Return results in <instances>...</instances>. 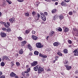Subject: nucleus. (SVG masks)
Returning a JSON list of instances; mask_svg holds the SVG:
<instances>
[{
    "label": "nucleus",
    "mask_w": 78,
    "mask_h": 78,
    "mask_svg": "<svg viewBox=\"0 0 78 78\" xmlns=\"http://www.w3.org/2000/svg\"><path fill=\"white\" fill-rule=\"evenodd\" d=\"M4 25H5V27H6V28H8V27H9V26L6 25V23H5Z\"/></svg>",
    "instance_id": "nucleus-38"
},
{
    "label": "nucleus",
    "mask_w": 78,
    "mask_h": 78,
    "mask_svg": "<svg viewBox=\"0 0 78 78\" xmlns=\"http://www.w3.org/2000/svg\"><path fill=\"white\" fill-rule=\"evenodd\" d=\"M57 11V10H56V9H55L52 10L51 12L53 14H54V13H55V12H56Z\"/></svg>",
    "instance_id": "nucleus-23"
},
{
    "label": "nucleus",
    "mask_w": 78,
    "mask_h": 78,
    "mask_svg": "<svg viewBox=\"0 0 78 78\" xmlns=\"http://www.w3.org/2000/svg\"><path fill=\"white\" fill-rule=\"evenodd\" d=\"M64 64H69V61L67 60H66L65 62H64Z\"/></svg>",
    "instance_id": "nucleus-33"
},
{
    "label": "nucleus",
    "mask_w": 78,
    "mask_h": 78,
    "mask_svg": "<svg viewBox=\"0 0 78 78\" xmlns=\"http://www.w3.org/2000/svg\"><path fill=\"white\" fill-rule=\"evenodd\" d=\"M9 4L10 5H11V1H9L8 2Z\"/></svg>",
    "instance_id": "nucleus-58"
},
{
    "label": "nucleus",
    "mask_w": 78,
    "mask_h": 78,
    "mask_svg": "<svg viewBox=\"0 0 78 78\" xmlns=\"http://www.w3.org/2000/svg\"><path fill=\"white\" fill-rule=\"evenodd\" d=\"M58 4V2H55V5H57Z\"/></svg>",
    "instance_id": "nucleus-60"
},
{
    "label": "nucleus",
    "mask_w": 78,
    "mask_h": 78,
    "mask_svg": "<svg viewBox=\"0 0 78 78\" xmlns=\"http://www.w3.org/2000/svg\"><path fill=\"white\" fill-rule=\"evenodd\" d=\"M32 38L34 41H36V40L38 39V37H37V36H34V35L32 36Z\"/></svg>",
    "instance_id": "nucleus-12"
},
{
    "label": "nucleus",
    "mask_w": 78,
    "mask_h": 78,
    "mask_svg": "<svg viewBox=\"0 0 78 78\" xmlns=\"http://www.w3.org/2000/svg\"><path fill=\"white\" fill-rule=\"evenodd\" d=\"M58 18L60 20H62L64 18V17L63 16V15L60 14L58 16Z\"/></svg>",
    "instance_id": "nucleus-7"
},
{
    "label": "nucleus",
    "mask_w": 78,
    "mask_h": 78,
    "mask_svg": "<svg viewBox=\"0 0 78 78\" xmlns=\"http://www.w3.org/2000/svg\"><path fill=\"white\" fill-rule=\"evenodd\" d=\"M36 46L37 47V48H41L42 47H43L44 46L41 43H37L36 44Z\"/></svg>",
    "instance_id": "nucleus-1"
},
{
    "label": "nucleus",
    "mask_w": 78,
    "mask_h": 78,
    "mask_svg": "<svg viewBox=\"0 0 78 78\" xmlns=\"http://www.w3.org/2000/svg\"><path fill=\"white\" fill-rule=\"evenodd\" d=\"M57 54L58 55V56H62V54L59 51H58L57 52Z\"/></svg>",
    "instance_id": "nucleus-26"
},
{
    "label": "nucleus",
    "mask_w": 78,
    "mask_h": 78,
    "mask_svg": "<svg viewBox=\"0 0 78 78\" xmlns=\"http://www.w3.org/2000/svg\"><path fill=\"white\" fill-rule=\"evenodd\" d=\"M76 37H78V32L76 34Z\"/></svg>",
    "instance_id": "nucleus-64"
},
{
    "label": "nucleus",
    "mask_w": 78,
    "mask_h": 78,
    "mask_svg": "<svg viewBox=\"0 0 78 78\" xmlns=\"http://www.w3.org/2000/svg\"><path fill=\"white\" fill-rule=\"evenodd\" d=\"M66 2H70V0H64Z\"/></svg>",
    "instance_id": "nucleus-52"
},
{
    "label": "nucleus",
    "mask_w": 78,
    "mask_h": 78,
    "mask_svg": "<svg viewBox=\"0 0 78 78\" xmlns=\"http://www.w3.org/2000/svg\"><path fill=\"white\" fill-rule=\"evenodd\" d=\"M28 47L30 51H31V50H33V48L30 44H28Z\"/></svg>",
    "instance_id": "nucleus-16"
},
{
    "label": "nucleus",
    "mask_w": 78,
    "mask_h": 78,
    "mask_svg": "<svg viewBox=\"0 0 78 78\" xmlns=\"http://www.w3.org/2000/svg\"><path fill=\"white\" fill-rule=\"evenodd\" d=\"M1 35L2 37H5L6 36V34L3 32H1Z\"/></svg>",
    "instance_id": "nucleus-10"
},
{
    "label": "nucleus",
    "mask_w": 78,
    "mask_h": 78,
    "mask_svg": "<svg viewBox=\"0 0 78 78\" xmlns=\"http://www.w3.org/2000/svg\"><path fill=\"white\" fill-rule=\"evenodd\" d=\"M0 23L1 24H3L4 25L5 23V22H1Z\"/></svg>",
    "instance_id": "nucleus-54"
},
{
    "label": "nucleus",
    "mask_w": 78,
    "mask_h": 78,
    "mask_svg": "<svg viewBox=\"0 0 78 78\" xmlns=\"http://www.w3.org/2000/svg\"><path fill=\"white\" fill-rule=\"evenodd\" d=\"M63 51L65 54H67L68 53V50L65 49H64Z\"/></svg>",
    "instance_id": "nucleus-28"
},
{
    "label": "nucleus",
    "mask_w": 78,
    "mask_h": 78,
    "mask_svg": "<svg viewBox=\"0 0 78 78\" xmlns=\"http://www.w3.org/2000/svg\"><path fill=\"white\" fill-rule=\"evenodd\" d=\"M69 30V29L68 27H65V29H64V31L66 33Z\"/></svg>",
    "instance_id": "nucleus-17"
},
{
    "label": "nucleus",
    "mask_w": 78,
    "mask_h": 78,
    "mask_svg": "<svg viewBox=\"0 0 78 78\" xmlns=\"http://www.w3.org/2000/svg\"><path fill=\"white\" fill-rule=\"evenodd\" d=\"M73 53H74V56H78V51L77 49H76L73 51Z\"/></svg>",
    "instance_id": "nucleus-4"
},
{
    "label": "nucleus",
    "mask_w": 78,
    "mask_h": 78,
    "mask_svg": "<svg viewBox=\"0 0 78 78\" xmlns=\"http://www.w3.org/2000/svg\"><path fill=\"white\" fill-rule=\"evenodd\" d=\"M54 31H52L50 33H49V34L50 36H52L54 34Z\"/></svg>",
    "instance_id": "nucleus-22"
},
{
    "label": "nucleus",
    "mask_w": 78,
    "mask_h": 78,
    "mask_svg": "<svg viewBox=\"0 0 78 78\" xmlns=\"http://www.w3.org/2000/svg\"><path fill=\"white\" fill-rule=\"evenodd\" d=\"M37 17L38 18H39V17H40V15L38 13L37 14Z\"/></svg>",
    "instance_id": "nucleus-49"
},
{
    "label": "nucleus",
    "mask_w": 78,
    "mask_h": 78,
    "mask_svg": "<svg viewBox=\"0 0 78 78\" xmlns=\"http://www.w3.org/2000/svg\"><path fill=\"white\" fill-rule=\"evenodd\" d=\"M18 39L20 41H21V40H22V37H18Z\"/></svg>",
    "instance_id": "nucleus-36"
},
{
    "label": "nucleus",
    "mask_w": 78,
    "mask_h": 78,
    "mask_svg": "<svg viewBox=\"0 0 78 78\" xmlns=\"http://www.w3.org/2000/svg\"><path fill=\"white\" fill-rule=\"evenodd\" d=\"M7 25L9 26V27L10 26V23H9V22H7Z\"/></svg>",
    "instance_id": "nucleus-41"
},
{
    "label": "nucleus",
    "mask_w": 78,
    "mask_h": 78,
    "mask_svg": "<svg viewBox=\"0 0 78 78\" xmlns=\"http://www.w3.org/2000/svg\"><path fill=\"white\" fill-rule=\"evenodd\" d=\"M34 54L36 55H39V51H35L34 52Z\"/></svg>",
    "instance_id": "nucleus-29"
},
{
    "label": "nucleus",
    "mask_w": 78,
    "mask_h": 78,
    "mask_svg": "<svg viewBox=\"0 0 78 78\" xmlns=\"http://www.w3.org/2000/svg\"><path fill=\"white\" fill-rule=\"evenodd\" d=\"M38 73H41L42 72H43L44 71V69L41 67H39L38 69Z\"/></svg>",
    "instance_id": "nucleus-2"
},
{
    "label": "nucleus",
    "mask_w": 78,
    "mask_h": 78,
    "mask_svg": "<svg viewBox=\"0 0 78 78\" xmlns=\"http://www.w3.org/2000/svg\"><path fill=\"white\" fill-rule=\"evenodd\" d=\"M56 62V60H54L53 61V63H55Z\"/></svg>",
    "instance_id": "nucleus-63"
},
{
    "label": "nucleus",
    "mask_w": 78,
    "mask_h": 78,
    "mask_svg": "<svg viewBox=\"0 0 78 78\" xmlns=\"http://www.w3.org/2000/svg\"><path fill=\"white\" fill-rule=\"evenodd\" d=\"M3 59H4L5 61H11V59H10L6 56H3Z\"/></svg>",
    "instance_id": "nucleus-3"
},
{
    "label": "nucleus",
    "mask_w": 78,
    "mask_h": 78,
    "mask_svg": "<svg viewBox=\"0 0 78 78\" xmlns=\"http://www.w3.org/2000/svg\"><path fill=\"white\" fill-rule=\"evenodd\" d=\"M25 15L26 17H28L29 16H30V14H29V13L27 12L25 13Z\"/></svg>",
    "instance_id": "nucleus-30"
},
{
    "label": "nucleus",
    "mask_w": 78,
    "mask_h": 78,
    "mask_svg": "<svg viewBox=\"0 0 78 78\" xmlns=\"http://www.w3.org/2000/svg\"><path fill=\"white\" fill-rule=\"evenodd\" d=\"M69 15H71L72 16V15H73V13L72 12H69Z\"/></svg>",
    "instance_id": "nucleus-39"
},
{
    "label": "nucleus",
    "mask_w": 78,
    "mask_h": 78,
    "mask_svg": "<svg viewBox=\"0 0 78 78\" xmlns=\"http://www.w3.org/2000/svg\"><path fill=\"white\" fill-rule=\"evenodd\" d=\"M73 30L74 31H77V29H76V28L75 27L73 28Z\"/></svg>",
    "instance_id": "nucleus-37"
},
{
    "label": "nucleus",
    "mask_w": 78,
    "mask_h": 78,
    "mask_svg": "<svg viewBox=\"0 0 78 78\" xmlns=\"http://www.w3.org/2000/svg\"><path fill=\"white\" fill-rule=\"evenodd\" d=\"M41 19H42V18H43L45 16V15H44V13H43L41 12Z\"/></svg>",
    "instance_id": "nucleus-24"
},
{
    "label": "nucleus",
    "mask_w": 78,
    "mask_h": 78,
    "mask_svg": "<svg viewBox=\"0 0 78 78\" xmlns=\"http://www.w3.org/2000/svg\"><path fill=\"white\" fill-rule=\"evenodd\" d=\"M0 78H5V76L2 75L1 76Z\"/></svg>",
    "instance_id": "nucleus-51"
},
{
    "label": "nucleus",
    "mask_w": 78,
    "mask_h": 78,
    "mask_svg": "<svg viewBox=\"0 0 78 78\" xmlns=\"http://www.w3.org/2000/svg\"><path fill=\"white\" fill-rule=\"evenodd\" d=\"M58 19V16L56 15L54 18L53 19L54 20H56Z\"/></svg>",
    "instance_id": "nucleus-19"
},
{
    "label": "nucleus",
    "mask_w": 78,
    "mask_h": 78,
    "mask_svg": "<svg viewBox=\"0 0 78 78\" xmlns=\"http://www.w3.org/2000/svg\"><path fill=\"white\" fill-rule=\"evenodd\" d=\"M22 74L24 76H25V73L22 72Z\"/></svg>",
    "instance_id": "nucleus-55"
},
{
    "label": "nucleus",
    "mask_w": 78,
    "mask_h": 78,
    "mask_svg": "<svg viewBox=\"0 0 78 78\" xmlns=\"http://www.w3.org/2000/svg\"><path fill=\"white\" fill-rule=\"evenodd\" d=\"M15 78H18V76H16V75H15Z\"/></svg>",
    "instance_id": "nucleus-61"
},
{
    "label": "nucleus",
    "mask_w": 78,
    "mask_h": 78,
    "mask_svg": "<svg viewBox=\"0 0 78 78\" xmlns=\"http://www.w3.org/2000/svg\"><path fill=\"white\" fill-rule=\"evenodd\" d=\"M11 31V29H6L7 32H9Z\"/></svg>",
    "instance_id": "nucleus-35"
},
{
    "label": "nucleus",
    "mask_w": 78,
    "mask_h": 78,
    "mask_svg": "<svg viewBox=\"0 0 78 78\" xmlns=\"http://www.w3.org/2000/svg\"><path fill=\"white\" fill-rule=\"evenodd\" d=\"M75 73L76 74H78V70H76V71H75Z\"/></svg>",
    "instance_id": "nucleus-45"
},
{
    "label": "nucleus",
    "mask_w": 78,
    "mask_h": 78,
    "mask_svg": "<svg viewBox=\"0 0 78 78\" xmlns=\"http://www.w3.org/2000/svg\"><path fill=\"white\" fill-rule=\"evenodd\" d=\"M68 66V65H66L65 66L66 68V70H70L71 69H72V66Z\"/></svg>",
    "instance_id": "nucleus-11"
},
{
    "label": "nucleus",
    "mask_w": 78,
    "mask_h": 78,
    "mask_svg": "<svg viewBox=\"0 0 78 78\" xmlns=\"http://www.w3.org/2000/svg\"><path fill=\"white\" fill-rule=\"evenodd\" d=\"M11 66H14V63H12V62H11Z\"/></svg>",
    "instance_id": "nucleus-59"
},
{
    "label": "nucleus",
    "mask_w": 78,
    "mask_h": 78,
    "mask_svg": "<svg viewBox=\"0 0 78 78\" xmlns=\"http://www.w3.org/2000/svg\"><path fill=\"white\" fill-rule=\"evenodd\" d=\"M16 64L17 66H20V64L19 62H16Z\"/></svg>",
    "instance_id": "nucleus-31"
},
{
    "label": "nucleus",
    "mask_w": 78,
    "mask_h": 78,
    "mask_svg": "<svg viewBox=\"0 0 78 78\" xmlns=\"http://www.w3.org/2000/svg\"><path fill=\"white\" fill-rule=\"evenodd\" d=\"M29 55L30 56H32L33 55V53L32 52H30Z\"/></svg>",
    "instance_id": "nucleus-56"
},
{
    "label": "nucleus",
    "mask_w": 78,
    "mask_h": 78,
    "mask_svg": "<svg viewBox=\"0 0 78 78\" xmlns=\"http://www.w3.org/2000/svg\"><path fill=\"white\" fill-rule=\"evenodd\" d=\"M2 12H0V17L2 16Z\"/></svg>",
    "instance_id": "nucleus-62"
},
{
    "label": "nucleus",
    "mask_w": 78,
    "mask_h": 78,
    "mask_svg": "<svg viewBox=\"0 0 78 78\" xmlns=\"http://www.w3.org/2000/svg\"><path fill=\"white\" fill-rule=\"evenodd\" d=\"M2 30L3 31H5L6 30V29L5 28H2Z\"/></svg>",
    "instance_id": "nucleus-47"
},
{
    "label": "nucleus",
    "mask_w": 78,
    "mask_h": 78,
    "mask_svg": "<svg viewBox=\"0 0 78 78\" xmlns=\"http://www.w3.org/2000/svg\"><path fill=\"white\" fill-rule=\"evenodd\" d=\"M44 15H45V16H47V15H48V13H47V12H45L44 13Z\"/></svg>",
    "instance_id": "nucleus-46"
},
{
    "label": "nucleus",
    "mask_w": 78,
    "mask_h": 78,
    "mask_svg": "<svg viewBox=\"0 0 78 78\" xmlns=\"http://www.w3.org/2000/svg\"><path fill=\"white\" fill-rule=\"evenodd\" d=\"M32 34H35L36 33V31H34V30H33L32 31Z\"/></svg>",
    "instance_id": "nucleus-50"
},
{
    "label": "nucleus",
    "mask_w": 78,
    "mask_h": 78,
    "mask_svg": "<svg viewBox=\"0 0 78 78\" xmlns=\"http://www.w3.org/2000/svg\"><path fill=\"white\" fill-rule=\"evenodd\" d=\"M3 75V73H2V72L1 71L0 72V76Z\"/></svg>",
    "instance_id": "nucleus-57"
},
{
    "label": "nucleus",
    "mask_w": 78,
    "mask_h": 78,
    "mask_svg": "<svg viewBox=\"0 0 78 78\" xmlns=\"http://www.w3.org/2000/svg\"><path fill=\"white\" fill-rule=\"evenodd\" d=\"M19 53L21 55L23 54V49H20L19 51Z\"/></svg>",
    "instance_id": "nucleus-21"
},
{
    "label": "nucleus",
    "mask_w": 78,
    "mask_h": 78,
    "mask_svg": "<svg viewBox=\"0 0 78 78\" xmlns=\"http://www.w3.org/2000/svg\"><path fill=\"white\" fill-rule=\"evenodd\" d=\"M68 42L69 43V44H72V41H71V40H69L68 41Z\"/></svg>",
    "instance_id": "nucleus-40"
},
{
    "label": "nucleus",
    "mask_w": 78,
    "mask_h": 78,
    "mask_svg": "<svg viewBox=\"0 0 78 78\" xmlns=\"http://www.w3.org/2000/svg\"><path fill=\"white\" fill-rule=\"evenodd\" d=\"M53 45L55 47H58L59 45V43L58 42H55L53 43Z\"/></svg>",
    "instance_id": "nucleus-14"
},
{
    "label": "nucleus",
    "mask_w": 78,
    "mask_h": 78,
    "mask_svg": "<svg viewBox=\"0 0 78 78\" xmlns=\"http://www.w3.org/2000/svg\"><path fill=\"white\" fill-rule=\"evenodd\" d=\"M39 67L40 66L39 65H37L34 68V69L35 71L36 72L38 70V69H39Z\"/></svg>",
    "instance_id": "nucleus-9"
},
{
    "label": "nucleus",
    "mask_w": 78,
    "mask_h": 78,
    "mask_svg": "<svg viewBox=\"0 0 78 78\" xmlns=\"http://www.w3.org/2000/svg\"><path fill=\"white\" fill-rule=\"evenodd\" d=\"M5 62H2L1 63V66H2V67L5 66Z\"/></svg>",
    "instance_id": "nucleus-27"
},
{
    "label": "nucleus",
    "mask_w": 78,
    "mask_h": 78,
    "mask_svg": "<svg viewBox=\"0 0 78 78\" xmlns=\"http://www.w3.org/2000/svg\"><path fill=\"white\" fill-rule=\"evenodd\" d=\"M39 56H41V57H42V56H43V55H42V54H41V53H39Z\"/></svg>",
    "instance_id": "nucleus-48"
},
{
    "label": "nucleus",
    "mask_w": 78,
    "mask_h": 78,
    "mask_svg": "<svg viewBox=\"0 0 78 78\" xmlns=\"http://www.w3.org/2000/svg\"><path fill=\"white\" fill-rule=\"evenodd\" d=\"M56 30L58 31H62V29L61 27L56 28Z\"/></svg>",
    "instance_id": "nucleus-20"
},
{
    "label": "nucleus",
    "mask_w": 78,
    "mask_h": 78,
    "mask_svg": "<svg viewBox=\"0 0 78 78\" xmlns=\"http://www.w3.org/2000/svg\"><path fill=\"white\" fill-rule=\"evenodd\" d=\"M16 74H15V73L13 72L11 73L10 74V76H12V78L15 77V76H16Z\"/></svg>",
    "instance_id": "nucleus-13"
},
{
    "label": "nucleus",
    "mask_w": 78,
    "mask_h": 78,
    "mask_svg": "<svg viewBox=\"0 0 78 78\" xmlns=\"http://www.w3.org/2000/svg\"><path fill=\"white\" fill-rule=\"evenodd\" d=\"M30 64L32 66H36L37 64V62L34 61L32 63H31Z\"/></svg>",
    "instance_id": "nucleus-6"
},
{
    "label": "nucleus",
    "mask_w": 78,
    "mask_h": 78,
    "mask_svg": "<svg viewBox=\"0 0 78 78\" xmlns=\"http://www.w3.org/2000/svg\"><path fill=\"white\" fill-rule=\"evenodd\" d=\"M32 14L34 16L36 14V13L35 12H32Z\"/></svg>",
    "instance_id": "nucleus-34"
},
{
    "label": "nucleus",
    "mask_w": 78,
    "mask_h": 78,
    "mask_svg": "<svg viewBox=\"0 0 78 78\" xmlns=\"http://www.w3.org/2000/svg\"><path fill=\"white\" fill-rule=\"evenodd\" d=\"M9 21L11 23L14 22H15V18L13 17L12 18L9 19Z\"/></svg>",
    "instance_id": "nucleus-5"
},
{
    "label": "nucleus",
    "mask_w": 78,
    "mask_h": 78,
    "mask_svg": "<svg viewBox=\"0 0 78 78\" xmlns=\"http://www.w3.org/2000/svg\"><path fill=\"white\" fill-rule=\"evenodd\" d=\"M61 5L62 6H66L67 4L64 2H62L61 3Z\"/></svg>",
    "instance_id": "nucleus-15"
},
{
    "label": "nucleus",
    "mask_w": 78,
    "mask_h": 78,
    "mask_svg": "<svg viewBox=\"0 0 78 78\" xmlns=\"http://www.w3.org/2000/svg\"><path fill=\"white\" fill-rule=\"evenodd\" d=\"M42 58H47V56L46 55H43V56H42Z\"/></svg>",
    "instance_id": "nucleus-44"
},
{
    "label": "nucleus",
    "mask_w": 78,
    "mask_h": 78,
    "mask_svg": "<svg viewBox=\"0 0 78 78\" xmlns=\"http://www.w3.org/2000/svg\"><path fill=\"white\" fill-rule=\"evenodd\" d=\"M30 31H31V29H28V30H27L25 31V33L26 34H27L30 33Z\"/></svg>",
    "instance_id": "nucleus-18"
},
{
    "label": "nucleus",
    "mask_w": 78,
    "mask_h": 78,
    "mask_svg": "<svg viewBox=\"0 0 78 78\" xmlns=\"http://www.w3.org/2000/svg\"><path fill=\"white\" fill-rule=\"evenodd\" d=\"M41 19L42 20H44V21H45V20H46V17H45V16H44Z\"/></svg>",
    "instance_id": "nucleus-32"
},
{
    "label": "nucleus",
    "mask_w": 78,
    "mask_h": 78,
    "mask_svg": "<svg viewBox=\"0 0 78 78\" xmlns=\"http://www.w3.org/2000/svg\"><path fill=\"white\" fill-rule=\"evenodd\" d=\"M17 1H18L19 2H23L24 0H17Z\"/></svg>",
    "instance_id": "nucleus-42"
},
{
    "label": "nucleus",
    "mask_w": 78,
    "mask_h": 78,
    "mask_svg": "<svg viewBox=\"0 0 78 78\" xmlns=\"http://www.w3.org/2000/svg\"><path fill=\"white\" fill-rule=\"evenodd\" d=\"M27 74H26V76H29V75H30V74L28 73H27Z\"/></svg>",
    "instance_id": "nucleus-53"
},
{
    "label": "nucleus",
    "mask_w": 78,
    "mask_h": 78,
    "mask_svg": "<svg viewBox=\"0 0 78 78\" xmlns=\"http://www.w3.org/2000/svg\"><path fill=\"white\" fill-rule=\"evenodd\" d=\"M31 70V69L30 68H28L27 69V71H25L24 72V73H28V72H30V71Z\"/></svg>",
    "instance_id": "nucleus-25"
},
{
    "label": "nucleus",
    "mask_w": 78,
    "mask_h": 78,
    "mask_svg": "<svg viewBox=\"0 0 78 78\" xmlns=\"http://www.w3.org/2000/svg\"><path fill=\"white\" fill-rule=\"evenodd\" d=\"M26 43L27 41H23L22 42H21V46H22V47H23L25 46Z\"/></svg>",
    "instance_id": "nucleus-8"
},
{
    "label": "nucleus",
    "mask_w": 78,
    "mask_h": 78,
    "mask_svg": "<svg viewBox=\"0 0 78 78\" xmlns=\"http://www.w3.org/2000/svg\"><path fill=\"white\" fill-rule=\"evenodd\" d=\"M55 58L56 61H58V56H56L55 57Z\"/></svg>",
    "instance_id": "nucleus-43"
}]
</instances>
